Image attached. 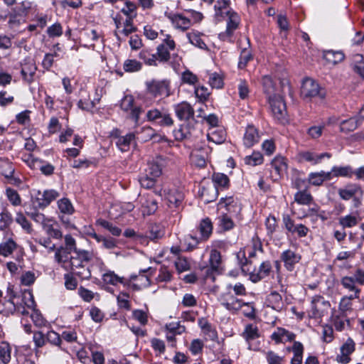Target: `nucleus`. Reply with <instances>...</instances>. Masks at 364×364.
Segmentation results:
<instances>
[{
	"instance_id": "5fc2aeb1",
	"label": "nucleus",
	"mask_w": 364,
	"mask_h": 364,
	"mask_svg": "<svg viewBox=\"0 0 364 364\" xmlns=\"http://www.w3.org/2000/svg\"><path fill=\"white\" fill-rule=\"evenodd\" d=\"M263 156L259 152H253L252 155L246 156L244 161L246 164L255 166L263 163Z\"/></svg>"
},
{
	"instance_id": "6e6552de",
	"label": "nucleus",
	"mask_w": 364,
	"mask_h": 364,
	"mask_svg": "<svg viewBox=\"0 0 364 364\" xmlns=\"http://www.w3.org/2000/svg\"><path fill=\"white\" fill-rule=\"evenodd\" d=\"M147 92L154 97L165 96L170 95L169 82L168 80H152L146 82Z\"/></svg>"
},
{
	"instance_id": "a19ab883",
	"label": "nucleus",
	"mask_w": 364,
	"mask_h": 364,
	"mask_svg": "<svg viewBox=\"0 0 364 364\" xmlns=\"http://www.w3.org/2000/svg\"><path fill=\"white\" fill-rule=\"evenodd\" d=\"M242 336L248 342L259 338V332L257 326L252 323L246 325Z\"/></svg>"
},
{
	"instance_id": "79ce46f5",
	"label": "nucleus",
	"mask_w": 364,
	"mask_h": 364,
	"mask_svg": "<svg viewBox=\"0 0 364 364\" xmlns=\"http://www.w3.org/2000/svg\"><path fill=\"white\" fill-rule=\"evenodd\" d=\"M225 132L222 128L213 130L207 135L208 139L215 144H220L225 140Z\"/></svg>"
},
{
	"instance_id": "49530a36",
	"label": "nucleus",
	"mask_w": 364,
	"mask_h": 364,
	"mask_svg": "<svg viewBox=\"0 0 364 364\" xmlns=\"http://www.w3.org/2000/svg\"><path fill=\"white\" fill-rule=\"evenodd\" d=\"M272 167L274 169L278 175L283 174L287 168V165L285 161V159L282 156H276L272 161Z\"/></svg>"
},
{
	"instance_id": "c9c22d12",
	"label": "nucleus",
	"mask_w": 364,
	"mask_h": 364,
	"mask_svg": "<svg viewBox=\"0 0 364 364\" xmlns=\"http://www.w3.org/2000/svg\"><path fill=\"white\" fill-rule=\"evenodd\" d=\"M29 166L33 168H38L41 170L42 173L46 176H50L53 173L54 166L50 164H43V162L39 159H32Z\"/></svg>"
},
{
	"instance_id": "0e129e2a",
	"label": "nucleus",
	"mask_w": 364,
	"mask_h": 364,
	"mask_svg": "<svg viewBox=\"0 0 364 364\" xmlns=\"http://www.w3.org/2000/svg\"><path fill=\"white\" fill-rule=\"evenodd\" d=\"M15 247L16 243L12 240H9L0 244V255L6 257L12 253Z\"/></svg>"
},
{
	"instance_id": "412c9836",
	"label": "nucleus",
	"mask_w": 364,
	"mask_h": 364,
	"mask_svg": "<svg viewBox=\"0 0 364 364\" xmlns=\"http://www.w3.org/2000/svg\"><path fill=\"white\" fill-rule=\"evenodd\" d=\"M36 70L37 67L33 60H26L22 65L21 71L23 80L29 84L33 82Z\"/></svg>"
},
{
	"instance_id": "dca6fc26",
	"label": "nucleus",
	"mask_w": 364,
	"mask_h": 364,
	"mask_svg": "<svg viewBox=\"0 0 364 364\" xmlns=\"http://www.w3.org/2000/svg\"><path fill=\"white\" fill-rule=\"evenodd\" d=\"M357 193L363 195V190L357 183H348L344 188H339L338 191L339 197L344 200L352 199Z\"/></svg>"
},
{
	"instance_id": "c85d7f7f",
	"label": "nucleus",
	"mask_w": 364,
	"mask_h": 364,
	"mask_svg": "<svg viewBox=\"0 0 364 364\" xmlns=\"http://www.w3.org/2000/svg\"><path fill=\"white\" fill-rule=\"evenodd\" d=\"M46 235L50 238L60 240L63 237V233L60 230L58 225L53 220H51L43 228Z\"/></svg>"
},
{
	"instance_id": "a211bd4d",
	"label": "nucleus",
	"mask_w": 364,
	"mask_h": 364,
	"mask_svg": "<svg viewBox=\"0 0 364 364\" xmlns=\"http://www.w3.org/2000/svg\"><path fill=\"white\" fill-rule=\"evenodd\" d=\"M281 259L286 269L288 271H292L295 264L299 262L301 256L291 250H287L282 253Z\"/></svg>"
},
{
	"instance_id": "a878e982",
	"label": "nucleus",
	"mask_w": 364,
	"mask_h": 364,
	"mask_svg": "<svg viewBox=\"0 0 364 364\" xmlns=\"http://www.w3.org/2000/svg\"><path fill=\"white\" fill-rule=\"evenodd\" d=\"M299 156L301 159L311 162L314 165L319 164L325 157L328 159L331 157V154L327 152L317 154L310 151H304L300 153Z\"/></svg>"
},
{
	"instance_id": "864d4df0",
	"label": "nucleus",
	"mask_w": 364,
	"mask_h": 364,
	"mask_svg": "<svg viewBox=\"0 0 364 364\" xmlns=\"http://www.w3.org/2000/svg\"><path fill=\"white\" fill-rule=\"evenodd\" d=\"M156 181L157 179L156 178L149 176L148 173L145 171L139 177V183L141 187L146 189L153 188L155 186Z\"/></svg>"
},
{
	"instance_id": "20e7f679",
	"label": "nucleus",
	"mask_w": 364,
	"mask_h": 364,
	"mask_svg": "<svg viewBox=\"0 0 364 364\" xmlns=\"http://www.w3.org/2000/svg\"><path fill=\"white\" fill-rule=\"evenodd\" d=\"M269 102L274 118L280 123H285L287 121V112L283 98L279 95H274L269 97Z\"/></svg>"
},
{
	"instance_id": "de8ad7c7",
	"label": "nucleus",
	"mask_w": 364,
	"mask_h": 364,
	"mask_svg": "<svg viewBox=\"0 0 364 364\" xmlns=\"http://www.w3.org/2000/svg\"><path fill=\"white\" fill-rule=\"evenodd\" d=\"M262 85L263 89L266 95H267L268 99L270 97H273L274 95H277L274 93L275 86L274 83L270 76L266 75L262 78Z\"/></svg>"
},
{
	"instance_id": "69168bd1",
	"label": "nucleus",
	"mask_w": 364,
	"mask_h": 364,
	"mask_svg": "<svg viewBox=\"0 0 364 364\" xmlns=\"http://www.w3.org/2000/svg\"><path fill=\"white\" fill-rule=\"evenodd\" d=\"M175 266L179 273L191 269V263L186 257H179L175 262Z\"/></svg>"
},
{
	"instance_id": "b1692460",
	"label": "nucleus",
	"mask_w": 364,
	"mask_h": 364,
	"mask_svg": "<svg viewBox=\"0 0 364 364\" xmlns=\"http://www.w3.org/2000/svg\"><path fill=\"white\" fill-rule=\"evenodd\" d=\"M341 284L348 292L351 294L350 295L354 296V297H360L361 292L360 289L358 287L353 278L350 276H345L341 279Z\"/></svg>"
},
{
	"instance_id": "338daca9",
	"label": "nucleus",
	"mask_w": 364,
	"mask_h": 364,
	"mask_svg": "<svg viewBox=\"0 0 364 364\" xmlns=\"http://www.w3.org/2000/svg\"><path fill=\"white\" fill-rule=\"evenodd\" d=\"M219 225L224 230H230L234 227V223L232 219L226 214L218 217Z\"/></svg>"
},
{
	"instance_id": "f704fd0d",
	"label": "nucleus",
	"mask_w": 364,
	"mask_h": 364,
	"mask_svg": "<svg viewBox=\"0 0 364 364\" xmlns=\"http://www.w3.org/2000/svg\"><path fill=\"white\" fill-rule=\"evenodd\" d=\"M140 203L144 215H151L157 210V203L152 198L141 197Z\"/></svg>"
},
{
	"instance_id": "423d86ee",
	"label": "nucleus",
	"mask_w": 364,
	"mask_h": 364,
	"mask_svg": "<svg viewBox=\"0 0 364 364\" xmlns=\"http://www.w3.org/2000/svg\"><path fill=\"white\" fill-rule=\"evenodd\" d=\"M199 231L200 232V237L198 238L197 237L188 235L186 237V241L188 242V249L192 250L199 243L201 240H207L212 233L213 231V225L209 218H205L203 220L199 225Z\"/></svg>"
},
{
	"instance_id": "603ef678",
	"label": "nucleus",
	"mask_w": 364,
	"mask_h": 364,
	"mask_svg": "<svg viewBox=\"0 0 364 364\" xmlns=\"http://www.w3.org/2000/svg\"><path fill=\"white\" fill-rule=\"evenodd\" d=\"M5 194L9 201L14 206H18L21 204V196L16 190L11 188H7L6 189Z\"/></svg>"
},
{
	"instance_id": "9b49d317",
	"label": "nucleus",
	"mask_w": 364,
	"mask_h": 364,
	"mask_svg": "<svg viewBox=\"0 0 364 364\" xmlns=\"http://www.w3.org/2000/svg\"><path fill=\"white\" fill-rule=\"evenodd\" d=\"M226 16H228L226 31L219 34V37L223 41H226L230 38L233 32L237 28L240 23V17L235 12L232 11H227Z\"/></svg>"
},
{
	"instance_id": "393cba45",
	"label": "nucleus",
	"mask_w": 364,
	"mask_h": 364,
	"mask_svg": "<svg viewBox=\"0 0 364 364\" xmlns=\"http://www.w3.org/2000/svg\"><path fill=\"white\" fill-rule=\"evenodd\" d=\"M166 199L168 202L169 206L175 208L178 207L184 199V193L183 191L173 188L168 191L166 193Z\"/></svg>"
},
{
	"instance_id": "052dcab7",
	"label": "nucleus",
	"mask_w": 364,
	"mask_h": 364,
	"mask_svg": "<svg viewBox=\"0 0 364 364\" xmlns=\"http://www.w3.org/2000/svg\"><path fill=\"white\" fill-rule=\"evenodd\" d=\"M15 221L19 224L26 232L31 233L32 232L33 229L31 223L21 212L16 213Z\"/></svg>"
},
{
	"instance_id": "e2e57ef3",
	"label": "nucleus",
	"mask_w": 364,
	"mask_h": 364,
	"mask_svg": "<svg viewBox=\"0 0 364 364\" xmlns=\"http://www.w3.org/2000/svg\"><path fill=\"white\" fill-rule=\"evenodd\" d=\"M335 328L337 331H343L349 324V321L343 314L337 315L333 318Z\"/></svg>"
},
{
	"instance_id": "cd10ccee",
	"label": "nucleus",
	"mask_w": 364,
	"mask_h": 364,
	"mask_svg": "<svg viewBox=\"0 0 364 364\" xmlns=\"http://www.w3.org/2000/svg\"><path fill=\"white\" fill-rule=\"evenodd\" d=\"M328 172L331 173V180L334 177L351 178L353 175V169L350 166H334L331 168V170Z\"/></svg>"
},
{
	"instance_id": "a18cd8bd",
	"label": "nucleus",
	"mask_w": 364,
	"mask_h": 364,
	"mask_svg": "<svg viewBox=\"0 0 364 364\" xmlns=\"http://www.w3.org/2000/svg\"><path fill=\"white\" fill-rule=\"evenodd\" d=\"M11 348L9 343L1 342L0 343V360L4 364H8L11 358Z\"/></svg>"
},
{
	"instance_id": "3c124183",
	"label": "nucleus",
	"mask_w": 364,
	"mask_h": 364,
	"mask_svg": "<svg viewBox=\"0 0 364 364\" xmlns=\"http://www.w3.org/2000/svg\"><path fill=\"white\" fill-rule=\"evenodd\" d=\"M27 215L36 223H40L43 228L52 220L51 218H46L44 214L36 210L31 212H27Z\"/></svg>"
},
{
	"instance_id": "f03ea898",
	"label": "nucleus",
	"mask_w": 364,
	"mask_h": 364,
	"mask_svg": "<svg viewBox=\"0 0 364 364\" xmlns=\"http://www.w3.org/2000/svg\"><path fill=\"white\" fill-rule=\"evenodd\" d=\"M300 95L306 101L314 100L322 101L326 98V92L316 80L311 77H306L302 81Z\"/></svg>"
},
{
	"instance_id": "4c0bfd02",
	"label": "nucleus",
	"mask_w": 364,
	"mask_h": 364,
	"mask_svg": "<svg viewBox=\"0 0 364 364\" xmlns=\"http://www.w3.org/2000/svg\"><path fill=\"white\" fill-rule=\"evenodd\" d=\"M144 171L148 173L149 176H152L158 179L162 173L161 165L159 164L158 160H153L148 162Z\"/></svg>"
},
{
	"instance_id": "13d9d810",
	"label": "nucleus",
	"mask_w": 364,
	"mask_h": 364,
	"mask_svg": "<svg viewBox=\"0 0 364 364\" xmlns=\"http://www.w3.org/2000/svg\"><path fill=\"white\" fill-rule=\"evenodd\" d=\"M96 223L98 225L108 230L114 236H119L122 232V230L119 228L113 225L111 223L105 220L99 219Z\"/></svg>"
},
{
	"instance_id": "0eeeda50",
	"label": "nucleus",
	"mask_w": 364,
	"mask_h": 364,
	"mask_svg": "<svg viewBox=\"0 0 364 364\" xmlns=\"http://www.w3.org/2000/svg\"><path fill=\"white\" fill-rule=\"evenodd\" d=\"M219 301L226 310L232 313L238 311L245 304L242 300L237 298L228 290L220 294Z\"/></svg>"
},
{
	"instance_id": "f257e3e1",
	"label": "nucleus",
	"mask_w": 364,
	"mask_h": 364,
	"mask_svg": "<svg viewBox=\"0 0 364 364\" xmlns=\"http://www.w3.org/2000/svg\"><path fill=\"white\" fill-rule=\"evenodd\" d=\"M55 261L67 271H71L82 279H89L91 273L89 269L82 263L76 255L69 258L68 256H61L58 252Z\"/></svg>"
},
{
	"instance_id": "4d7b16f0",
	"label": "nucleus",
	"mask_w": 364,
	"mask_h": 364,
	"mask_svg": "<svg viewBox=\"0 0 364 364\" xmlns=\"http://www.w3.org/2000/svg\"><path fill=\"white\" fill-rule=\"evenodd\" d=\"M213 181L214 182L215 186H219L221 188H227L229 186V178L228 177L221 173H215L213 175Z\"/></svg>"
},
{
	"instance_id": "473e14b6",
	"label": "nucleus",
	"mask_w": 364,
	"mask_h": 364,
	"mask_svg": "<svg viewBox=\"0 0 364 364\" xmlns=\"http://www.w3.org/2000/svg\"><path fill=\"white\" fill-rule=\"evenodd\" d=\"M294 200L296 203L302 205H309L311 204L314 198L307 188L302 191H298L294 196Z\"/></svg>"
},
{
	"instance_id": "ea45409f",
	"label": "nucleus",
	"mask_w": 364,
	"mask_h": 364,
	"mask_svg": "<svg viewBox=\"0 0 364 364\" xmlns=\"http://www.w3.org/2000/svg\"><path fill=\"white\" fill-rule=\"evenodd\" d=\"M136 28L133 25V19L132 17L127 18V19L124 22V28L122 31H116L114 32V35L117 37L118 41H120L119 34L122 33L124 36H128L129 34L136 31Z\"/></svg>"
},
{
	"instance_id": "f8f14e48",
	"label": "nucleus",
	"mask_w": 364,
	"mask_h": 364,
	"mask_svg": "<svg viewBox=\"0 0 364 364\" xmlns=\"http://www.w3.org/2000/svg\"><path fill=\"white\" fill-rule=\"evenodd\" d=\"M134 99L132 95H125L121 100L120 107L124 112H130V117L136 122L139 121L141 109L134 106Z\"/></svg>"
},
{
	"instance_id": "58836bf2",
	"label": "nucleus",
	"mask_w": 364,
	"mask_h": 364,
	"mask_svg": "<svg viewBox=\"0 0 364 364\" xmlns=\"http://www.w3.org/2000/svg\"><path fill=\"white\" fill-rule=\"evenodd\" d=\"M229 0H218L216 1V4L214 6V9L215 11V18L218 21H220L221 18L223 17V15L226 14L227 11H230L229 9Z\"/></svg>"
},
{
	"instance_id": "6e6d98bb",
	"label": "nucleus",
	"mask_w": 364,
	"mask_h": 364,
	"mask_svg": "<svg viewBox=\"0 0 364 364\" xmlns=\"http://www.w3.org/2000/svg\"><path fill=\"white\" fill-rule=\"evenodd\" d=\"M13 218L11 213L3 208L0 213V230H4L11 224Z\"/></svg>"
},
{
	"instance_id": "774afa93",
	"label": "nucleus",
	"mask_w": 364,
	"mask_h": 364,
	"mask_svg": "<svg viewBox=\"0 0 364 364\" xmlns=\"http://www.w3.org/2000/svg\"><path fill=\"white\" fill-rule=\"evenodd\" d=\"M266 358L268 364H284V357L279 356L273 351H268L266 353Z\"/></svg>"
},
{
	"instance_id": "680f3d73",
	"label": "nucleus",
	"mask_w": 364,
	"mask_h": 364,
	"mask_svg": "<svg viewBox=\"0 0 364 364\" xmlns=\"http://www.w3.org/2000/svg\"><path fill=\"white\" fill-rule=\"evenodd\" d=\"M123 68L126 72L133 73L140 70L142 65L136 60L128 59L124 61Z\"/></svg>"
},
{
	"instance_id": "e433bc0d",
	"label": "nucleus",
	"mask_w": 364,
	"mask_h": 364,
	"mask_svg": "<svg viewBox=\"0 0 364 364\" xmlns=\"http://www.w3.org/2000/svg\"><path fill=\"white\" fill-rule=\"evenodd\" d=\"M201 36L202 34L196 31H193L186 34V36L189 42L192 45L200 49L206 50L208 49L207 46L201 38Z\"/></svg>"
},
{
	"instance_id": "6ab92c4d",
	"label": "nucleus",
	"mask_w": 364,
	"mask_h": 364,
	"mask_svg": "<svg viewBox=\"0 0 364 364\" xmlns=\"http://www.w3.org/2000/svg\"><path fill=\"white\" fill-rule=\"evenodd\" d=\"M64 240L65 246H60L56 249L55 257L58 252L61 256H68L72 252H75V250H77L76 247V241L71 235H65Z\"/></svg>"
},
{
	"instance_id": "72a5a7b5",
	"label": "nucleus",
	"mask_w": 364,
	"mask_h": 364,
	"mask_svg": "<svg viewBox=\"0 0 364 364\" xmlns=\"http://www.w3.org/2000/svg\"><path fill=\"white\" fill-rule=\"evenodd\" d=\"M102 279L105 284H111L113 286H117L119 283L124 286L127 284L124 282V277L118 276L114 273V272L111 270H108L104 273L102 274Z\"/></svg>"
},
{
	"instance_id": "aec40b11",
	"label": "nucleus",
	"mask_w": 364,
	"mask_h": 364,
	"mask_svg": "<svg viewBox=\"0 0 364 364\" xmlns=\"http://www.w3.org/2000/svg\"><path fill=\"white\" fill-rule=\"evenodd\" d=\"M118 130H116L112 136L116 138L117 141L115 142L117 146L119 149L122 152L128 151L130 147L131 143L135 139V134L134 133H129L125 136H118L117 135Z\"/></svg>"
},
{
	"instance_id": "bf43d9fd",
	"label": "nucleus",
	"mask_w": 364,
	"mask_h": 364,
	"mask_svg": "<svg viewBox=\"0 0 364 364\" xmlns=\"http://www.w3.org/2000/svg\"><path fill=\"white\" fill-rule=\"evenodd\" d=\"M136 279L139 282V283L132 284V288L135 290H139L141 288L148 287L151 284L149 277L144 274L135 277L132 276V279Z\"/></svg>"
},
{
	"instance_id": "7c9ffc66",
	"label": "nucleus",
	"mask_w": 364,
	"mask_h": 364,
	"mask_svg": "<svg viewBox=\"0 0 364 364\" xmlns=\"http://www.w3.org/2000/svg\"><path fill=\"white\" fill-rule=\"evenodd\" d=\"M15 168L13 164L8 159H0V173L5 178L16 181V178L13 177Z\"/></svg>"
},
{
	"instance_id": "2eb2a0df",
	"label": "nucleus",
	"mask_w": 364,
	"mask_h": 364,
	"mask_svg": "<svg viewBox=\"0 0 364 364\" xmlns=\"http://www.w3.org/2000/svg\"><path fill=\"white\" fill-rule=\"evenodd\" d=\"M175 113L180 120L188 121L191 119H193L194 109L191 105L186 102H182L174 106Z\"/></svg>"
},
{
	"instance_id": "09e8293b",
	"label": "nucleus",
	"mask_w": 364,
	"mask_h": 364,
	"mask_svg": "<svg viewBox=\"0 0 364 364\" xmlns=\"http://www.w3.org/2000/svg\"><path fill=\"white\" fill-rule=\"evenodd\" d=\"M58 207L61 213L72 215L74 211V207L70 200L63 198L58 201Z\"/></svg>"
},
{
	"instance_id": "7ed1b4c3",
	"label": "nucleus",
	"mask_w": 364,
	"mask_h": 364,
	"mask_svg": "<svg viewBox=\"0 0 364 364\" xmlns=\"http://www.w3.org/2000/svg\"><path fill=\"white\" fill-rule=\"evenodd\" d=\"M22 301L26 305V310L29 312L23 316H29L33 323L38 327L46 326V321L43 318L42 314L35 309L36 304L33 295L30 292L24 294L22 297Z\"/></svg>"
},
{
	"instance_id": "8fccbe9b",
	"label": "nucleus",
	"mask_w": 364,
	"mask_h": 364,
	"mask_svg": "<svg viewBox=\"0 0 364 364\" xmlns=\"http://www.w3.org/2000/svg\"><path fill=\"white\" fill-rule=\"evenodd\" d=\"M267 301L275 310H280L283 307L282 296L277 291L271 292L267 297Z\"/></svg>"
},
{
	"instance_id": "5701e85b",
	"label": "nucleus",
	"mask_w": 364,
	"mask_h": 364,
	"mask_svg": "<svg viewBox=\"0 0 364 364\" xmlns=\"http://www.w3.org/2000/svg\"><path fill=\"white\" fill-rule=\"evenodd\" d=\"M326 181H331V173L328 171L311 172L308 176L309 183L314 186H320Z\"/></svg>"
},
{
	"instance_id": "ddd939ff",
	"label": "nucleus",
	"mask_w": 364,
	"mask_h": 364,
	"mask_svg": "<svg viewBox=\"0 0 364 364\" xmlns=\"http://www.w3.org/2000/svg\"><path fill=\"white\" fill-rule=\"evenodd\" d=\"M58 197L59 193L55 190H45L43 193L39 191L36 198L35 203L37 207L45 208Z\"/></svg>"
},
{
	"instance_id": "2f4dec72",
	"label": "nucleus",
	"mask_w": 364,
	"mask_h": 364,
	"mask_svg": "<svg viewBox=\"0 0 364 364\" xmlns=\"http://www.w3.org/2000/svg\"><path fill=\"white\" fill-rule=\"evenodd\" d=\"M209 264L210 270L219 273L221 270L222 258L220 252L217 250H212L210 254Z\"/></svg>"
},
{
	"instance_id": "4be33fe9",
	"label": "nucleus",
	"mask_w": 364,
	"mask_h": 364,
	"mask_svg": "<svg viewBox=\"0 0 364 364\" xmlns=\"http://www.w3.org/2000/svg\"><path fill=\"white\" fill-rule=\"evenodd\" d=\"M259 139V135L257 129L252 125L247 126L243 137L244 145L250 148L257 143Z\"/></svg>"
},
{
	"instance_id": "c756f323",
	"label": "nucleus",
	"mask_w": 364,
	"mask_h": 364,
	"mask_svg": "<svg viewBox=\"0 0 364 364\" xmlns=\"http://www.w3.org/2000/svg\"><path fill=\"white\" fill-rule=\"evenodd\" d=\"M361 122L360 117H350L340 123V131L343 133H349L358 128Z\"/></svg>"
},
{
	"instance_id": "37998d69",
	"label": "nucleus",
	"mask_w": 364,
	"mask_h": 364,
	"mask_svg": "<svg viewBox=\"0 0 364 364\" xmlns=\"http://www.w3.org/2000/svg\"><path fill=\"white\" fill-rule=\"evenodd\" d=\"M338 223L343 229L350 228L358 225V218L354 215H346L338 218Z\"/></svg>"
},
{
	"instance_id": "1a4fd4ad",
	"label": "nucleus",
	"mask_w": 364,
	"mask_h": 364,
	"mask_svg": "<svg viewBox=\"0 0 364 364\" xmlns=\"http://www.w3.org/2000/svg\"><path fill=\"white\" fill-rule=\"evenodd\" d=\"M211 151L212 149L206 144L196 147L191 154L193 164L200 168L205 167L210 159Z\"/></svg>"
},
{
	"instance_id": "c03bdc74",
	"label": "nucleus",
	"mask_w": 364,
	"mask_h": 364,
	"mask_svg": "<svg viewBox=\"0 0 364 364\" xmlns=\"http://www.w3.org/2000/svg\"><path fill=\"white\" fill-rule=\"evenodd\" d=\"M303 351V345L299 342H294L292 346V352L294 353V356L291 360V364L302 363Z\"/></svg>"
},
{
	"instance_id": "f3484780",
	"label": "nucleus",
	"mask_w": 364,
	"mask_h": 364,
	"mask_svg": "<svg viewBox=\"0 0 364 364\" xmlns=\"http://www.w3.org/2000/svg\"><path fill=\"white\" fill-rule=\"evenodd\" d=\"M355 350V343L352 338H348L347 341L341 347V354L337 355L338 362L346 364L349 363L350 358L349 355Z\"/></svg>"
},
{
	"instance_id": "39448f33",
	"label": "nucleus",
	"mask_w": 364,
	"mask_h": 364,
	"mask_svg": "<svg viewBox=\"0 0 364 364\" xmlns=\"http://www.w3.org/2000/svg\"><path fill=\"white\" fill-rule=\"evenodd\" d=\"M247 265V260L245 259V262L241 264V269L243 272L249 273L250 279L254 283L269 276L272 270V265L269 261L262 262L259 269L253 271H250V268H246Z\"/></svg>"
},
{
	"instance_id": "9d476101",
	"label": "nucleus",
	"mask_w": 364,
	"mask_h": 364,
	"mask_svg": "<svg viewBox=\"0 0 364 364\" xmlns=\"http://www.w3.org/2000/svg\"><path fill=\"white\" fill-rule=\"evenodd\" d=\"M330 303L321 296H314L311 301L309 316L316 319L321 318L328 311Z\"/></svg>"
},
{
	"instance_id": "bb28decb",
	"label": "nucleus",
	"mask_w": 364,
	"mask_h": 364,
	"mask_svg": "<svg viewBox=\"0 0 364 364\" xmlns=\"http://www.w3.org/2000/svg\"><path fill=\"white\" fill-rule=\"evenodd\" d=\"M295 335L284 328H278L271 336V338L276 343H285L293 341Z\"/></svg>"
},
{
	"instance_id": "4468645a",
	"label": "nucleus",
	"mask_w": 364,
	"mask_h": 364,
	"mask_svg": "<svg viewBox=\"0 0 364 364\" xmlns=\"http://www.w3.org/2000/svg\"><path fill=\"white\" fill-rule=\"evenodd\" d=\"M165 16L169 19L174 28L177 29L186 31L191 26V20L182 14L166 12Z\"/></svg>"
}]
</instances>
